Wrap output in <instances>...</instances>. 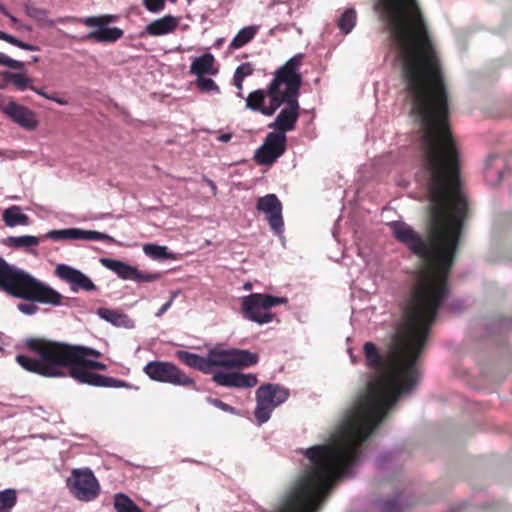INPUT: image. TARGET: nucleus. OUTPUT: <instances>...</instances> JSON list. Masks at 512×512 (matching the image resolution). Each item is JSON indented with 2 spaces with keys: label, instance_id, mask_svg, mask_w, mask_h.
Instances as JSON below:
<instances>
[{
  "label": "nucleus",
  "instance_id": "obj_4",
  "mask_svg": "<svg viewBox=\"0 0 512 512\" xmlns=\"http://www.w3.org/2000/svg\"><path fill=\"white\" fill-rule=\"evenodd\" d=\"M304 55L298 53L287 60L275 72L267 86V95L272 96L273 105L281 106L286 101H298L302 85L300 67Z\"/></svg>",
  "mask_w": 512,
  "mask_h": 512
},
{
  "label": "nucleus",
  "instance_id": "obj_14",
  "mask_svg": "<svg viewBox=\"0 0 512 512\" xmlns=\"http://www.w3.org/2000/svg\"><path fill=\"white\" fill-rule=\"evenodd\" d=\"M257 210L266 215L271 230L280 235L283 232L284 221L282 217V204L275 194L260 197L256 204Z\"/></svg>",
  "mask_w": 512,
  "mask_h": 512
},
{
  "label": "nucleus",
  "instance_id": "obj_11",
  "mask_svg": "<svg viewBox=\"0 0 512 512\" xmlns=\"http://www.w3.org/2000/svg\"><path fill=\"white\" fill-rule=\"evenodd\" d=\"M66 482L72 495L80 501H92L100 494L99 482L90 469H73Z\"/></svg>",
  "mask_w": 512,
  "mask_h": 512
},
{
  "label": "nucleus",
  "instance_id": "obj_13",
  "mask_svg": "<svg viewBox=\"0 0 512 512\" xmlns=\"http://www.w3.org/2000/svg\"><path fill=\"white\" fill-rule=\"evenodd\" d=\"M100 262L104 267L113 271L124 280H133L138 283H145L153 282L160 278V274L142 272L138 270L136 267L128 265L127 263L122 262L120 260L102 258Z\"/></svg>",
  "mask_w": 512,
  "mask_h": 512
},
{
  "label": "nucleus",
  "instance_id": "obj_33",
  "mask_svg": "<svg viewBox=\"0 0 512 512\" xmlns=\"http://www.w3.org/2000/svg\"><path fill=\"white\" fill-rule=\"evenodd\" d=\"M17 503V493L14 489L0 491V512H11Z\"/></svg>",
  "mask_w": 512,
  "mask_h": 512
},
{
  "label": "nucleus",
  "instance_id": "obj_19",
  "mask_svg": "<svg viewBox=\"0 0 512 512\" xmlns=\"http://www.w3.org/2000/svg\"><path fill=\"white\" fill-rule=\"evenodd\" d=\"M213 382L224 387L252 388L257 385L258 379L252 373L222 372L218 371L212 376Z\"/></svg>",
  "mask_w": 512,
  "mask_h": 512
},
{
  "label": "nucleus",
  "instance_id": "obj_1",
  "mask_svg": "<svg viewBox=\"0 0 512 512\" xmlns=\"http://www.w3.org/2000/svg\"><path fill=\"white\" fill-rule=\"evenodd\" d=\"M402 63L411 113L420 125L421 173L429 191L431 230L422 238L404 222H392L395 239L424 264L416 271L410 291V314L423 306L439 310L449 293L448 276L455 260L468 203L460 187V155L449 117V95L436 50L429 35H391Z\"/></svg>",
  "mask_w": 512,
  "mask_h": 512
},
{
  "label": "nucleus",
  "instance_id": "obj_16",
  "mask_svg": "<svg viewBox=\"0 0 512 512\" xmlns=\"http://www.w3.org/2000/svg\"><path fill=\"white\" fill-rule=\"evenodd\" d=\"M2 112L22 128L32 131L38 126L36 114L26 106L9 100L0 106Z\"/></svg>",
  "mask_w": 512,
  "mask_h": 512
},
{
  "label": "nucleus",
  "instance_id": "obj_49",
  "mask_svg": "<svg viewBox=\"0 0 512 512\" xmlns=\"http://www.w3.org/2000/svg\"><path fill=\"white\" fill-rule=\"evenodd\" d=\"M206 182L209 184V186H211V188H212L213 190H215V189H216V185L214 184V182H213V181H211V180H209V179H206Z\"/></svg>",
  "mask_w": 512,
  "mask_h": 512
},
{
  "label": "nucleus",
  "instance_id": "obj_10",
  "mask_svg": "<svg viewBox=\"0 0 512 512\" xmlns=\"http://www.w3.org/2000/svg\"><path fill=\"white\" fill-rule=\"evenodd\" d=\"M206 360L208 373L213 367L245 368L258 363V355L242 349H212L209 350Z\"/></svg>",
  "mask_w": 512,
  "mask_h": 512
},
{
  "label": "nucleus",
  "instance_id": "obj_3",
  "mask_svg": "<svg viewBox=\"0 0 512 512\" xmlns=\"http://www.w3.org/2000/svg\"><path fill=\"white\" fill-rule=\"evenodd\" d=\"M17 363L26 371L43 377H59L64 375V369H69V375L82 384L95 387L128 388L130 385L120 379L98 374L86 367L84 363H56L54 358L31 357L17 355Z\"/></svg>",
  "mask_w": 512,
  "mask_h": 512
},
{
  "label": "nucleus",
  "instance_id": "obj_8",
  "mask_svg": "<svg viewBox=\"0 0 512 512\" xmlns=\"http://www.w3.org/2000/svg\"><path fill=\"white\" fill-rule=\"evenodd\" d=\"M143 372L153 381L197 390L195 380L169 361L154 360L148 362Z\"/></svg>",
  "mask_w": 512,
  "mask_h": 512
},
{
  "label": "nucleus",
  "instance_id": "obj_50",
  "mask_svg": "<svg viewBox=\"0 0 512 512\" xmlns=\"http://www.w3.org/2000/svg\"><path fill=\"white\" fill-rule=\"evenodd\" d=\"M39 60H40V58H39L38 56H32V57H31V61H32L33 63H37V62H39Z\"/></svg>",
  "mask_w": 512,
  "mask_h": 512
},
{
  "label": "nucleus",
  "instance_id": "obj_9",
  "mask_svg": "<svg viewBox=\"0 0 512 512\" xmlns=\"http://www.w3.org/2000/svg\"><path fill=\"white\" fill-rule=\"evenodd\" d=\"M289 397L288 389L279 384H263L256 390V408L254 411L258 425L270 419L273 410Z\"/></svg>",
  "mask_w": 512,
  "mask_h": 512
},
{
  "label": "nucleus",
  "instance_id": "obj_17",
  "mask_svg": "<svg viewBox=\"0 0 512 512\" xmlns=\"http://www.w3.org/2000/svg\"><path fill=\"white\" fill-rule=\"evenodd\" d=\"M284 104L286 106L280 111L274 122L268 125L269 128L283 135L295 129L300 115L299 101H286Z\"/></svg>",
  "mask_w": 512,
  "mask_h": 512
},
{
  "label": "nucleus",
  "instance_id": "obj_6",
  "mask_svg": "<svg viewBox=\"0 0 512 512\" xmlns=\"http://www.w3.org/2000/svg\"><path fill=\"white\" fill-rule=\"evenodd\" d=\"M26 347L38 357L54 358L56 363H84L90 361L88 356L101 357V353L93 348L69 345L62 342L46 340L44 338H29Z\"/></svg>",
  "mask_w": 512,
  "mask_h": 512
},
{
  "label": "nucleus",
  "instance_id": "obj_23",
  "mask_svg": "<svg viewBox=\"0 0 512 512\" xmlns=\"http://www.w3.org/2000/svg\"><path fill=\"white\" fill-rule=\"evenodd\" d=\"M175 356L184 365L196 369L204 374H208V363L206 357H202L198 354L185 350H177L175 352Z\"/></svg>",
  "mask_w": 512,
  "mask_h": 512
},
{
  "label": "nucleus",
  "instance_id": "obj_30",
  "mask_svg": "<svg viewBox=\"0 0 512 512\" xmlns=\"http://www.w3.org/2000/svg\"><path fill=\"white\" fill-rule=\"evenodd\" d=\"M114 509L117 512H143L126 494L114 496Z\"/></svg>",
  "mask_w": 512,
  "mask_h": 512
},
{
  "label": "nucleus",
  "instance_id": "obj_31",
  "mask_svg": "<svg viewBox=\"0 0 512 512\" xmlns=\"http://www.w3.org/2000/svg\"><path fill=\"white\" fill-rule=\"evenodd\" d=\"M40 238L36 236L23 235L12 236L7 239V245L13 248H28L38 246Z\"/></svg>",
  "mask_w": 512,
  "mask_h": 512
},
{
  "label": "nucleus",
  "instance_id": "obj_40",
  "mask_svg": "<svg viewBox=\"0 0 512 512\" xmlns=\"http://www.w3.org/2000/svg\"><path fill=\"white\" fill-rule=\"evenodd\" d=\"M254 72V67L251 63L246 62L242 63L237 67L235 70L234 76L242 79H245L246 77L252 75Z\"/></svg>",
  "mask_w": 512,
  "mask_h": 512
},
{
  "label": "nucleus",
  "instance_id": "obj_7",
  "mask_svg": "<svg viewBox=\"0 0 512 512\" xmlns=\"http://www.w3.org/2000/svg\"><path fill=\"white\" fill-rule=\"evenodd\" d=\"M287 302L286 297L252 293L241 298V313L244 318L263 325L272 322L275 318V314L269 311L272 307L286 304Z\"/></svg>",
  "mask_w": 512,
  "mask_h": 512
},
{
  "label": "nucleus",
  "instance_id": "obj_35",
  "mask_svg": "<svg viewBox=\"0 0 512 512\" xmlns=\"http://www.w3.org/2000/svg\"><path fill=\"white\" fill-rule=\"evenodd\" d=\"M143 251L147 256L153 259H164L167 257V248L157 244H145Z\"/></svg>",
  "mask_w": 512,
  "mask_h": 512
},
{
  "label": "nucleus",
  "instance_id": "obj_46",
  "mask_svg": "<svg viewBox=\"0 0 512 512\" xmlns=\"http://www.w3.org/2000/svg\"><path fill=\"white\" fill-rule=\"evenodd\" d=\"M243 81L244 79L233 76V84L238 89V96L242 97L241 91L243 89Z\"/></svg>",
  "mask_w": 512,
  "mask_h": 512
},
{
  "label": "nucleus",
  "instance_id": "obj_34",
  "mask_svg": "<svg viewBox=\"0 0 512 512\" xmlns=\"http://www.w3.org/2000/svg\"><path fill=\"white\" fill-rule=\"evenodd\" d=\"M0 40L6 41L14 46L24 49V50H28V51H39L40 50V48L38 46L29 44V43H25V42L17 39L16 37H14L8 33H5L3 31H0Z\"/></svg>",
  "mask_w": 512,
  "mask_h": 512
},
{
  "label": "nucleus",
  "instance_id": "obj_2",
  "mask_svg": "<svg viewBox=\"0 0 512 512\" xmlns=\"http://www.w3.org/2000/svg\"><path fill=\"white\" fill-rule=\"evenodd\" d=\"M0 291L32 303H19L17 308L26 315L37 313L34 302L59 306L63 296L48 284L39 281L28 272L9 264L0 257Z\"/></svg>",
  "mask_w": 512,
  "mask_h": 512
},
{
  "label": "nucleus",
  "instance_id": "obj_24",
  "mask_svg": "<svg viewBox=\"0 0 512 512\" xmlns=\"http://www.w3.org/2000/svg\"><path fill=\"white\" fill-rule=\"evenodd\" d=\"M214 62V56L210 53L197 57L190 66V73L197 75V77L204 76L205 74L215 75L217 70L213 67Z\"/></svg>",
  "mask_w": 512,
  "mask_h": 512
},
{
  "label": "nucleus",
  "instance_id": "obj_43",
  "mask_svg": "<svg viewBox=\"0 0 512 512\" xmlns=\"http://www.w3.org/2000/svg\"><path fill=\"white\" fill-rule=\"evenodd\" d=\"M30 89L32 91H34L35 93H37L38 95L44 97V98H47V99H50V100H53L55 101L56 103L60 104V105H65L67 102L65 100H62V99H59V98H55V97H51V96H48L42 88H37V87H34L33 85L30 87Z\"/></svg>",
  "mask_w": 512,
  "mask_h": 512
},
{
  "label": "nucleus",
  "instance_id": "obj_47",
  "mask_svg": "<svg viewBox=\"0 0 512 512\" xmlns=\"http://www.w3.org/2000/svg\"><path fill=\"white\" fill-rule=\"evenodd\" d=\"M232 138V134L224 133L218 136V140L221 142H228Z\"/></svg>",
  "mask_w": 512,
  "mask_h": 512
},
{
  "label": "nucleus",
  "instance_id": "obj_12",
  "mask_svg": "<svg viewBox=\"0 0 512 512\" xmlns=\"http://www.w3.org/2000/svg\"><path fill=\"white\" fill-rule=\"evenodd\" d=\"M286 135L278 132L267 134L264 143L255 153V160L261 165H272L286 151Z\"/></svg>",
  "mask_w": 512,
  "mask_h": 512
},
{
  "label": "nucleus",
  "instance_id": "obj_48",
  "mask_svg": "<svg viewBox=\"0 0 512 512\" xmlns=\"http://www.w3.org/2000/svg\"><path fill=\"white\" fill-rule=\"evenodd\" d=\"M0 11H1L4 15L8 16V17L13 21V22H15V21H16V19H15L13 16H11V15L6 11L5 7H4L1 3H0Z\"/></svg>",
  "mask_w": 512,
  "mask_h": 512
},
{
  "label": "nucleus",
  "instance_id": "obj_51",
  "mask_svg": "<svg viewBox=\"0 0 512 512\" xmlns=\"http://www.w3.org/2000/svg\"><path fill=\"white\" fill-rule=\"evenodd\" d=\"M251 285L250 284H246L245 285V289H250Z\"/></svg>",
  "mask_w": 512,
  "mask_h": 512
},
{
  "label": "nucleus",
  "instance_id": "obj_32",
  "mask_svg": "<svg viewBox=\"0 0 512 512\" xmlns=\"http://www.w3.org/2000/svg\"><path fill=\"white\" fill-rule=\"evenodd\" d=\"M356 11L353 8L346 9L337 21V25L342 33L348 34L356 24Z\"/></svg>",
  "mask_w": 512,
  "mask_h": 512
},
{
  "label": "nucleus",
  "instance_id": "obj_29",
  "mask_svg": "<svg viewBox=\"0 0 512 512\" xmlns=\"http://www.w3.org/2000/svg\"><path fill=\"white\" fill-rule=\"evenodd\" d=\"M3 220L9 227L28 225L29 217L20 211V208L13 206L4 211Z\"/></svg>",
  "mask_w": 512,
  "mask_h": 512
},
{
  "label": "nucleus",
  "instance_id": "obj_44",
  "mask_svg": "<svg viewBox=\"0 0 512 512\" xmlns=\"http://www.w3.org/2000/svg\"><path fill=\"white\" fill-rule=\"evenodd\" d=\"M84 364H86V367H89L93 371L94 370H99V371L107 370V365L102 362H99V361L90 360V361H85Z\"/></svg>",
  "mask_w": 512,
  "mask_h": 512
},
{
  "label": "nucleus",
  "instance_id": "obj_45",
  "mask_svg": "<svg viewBox=\"0 0 512 512\" xmlns=\"http://www.w3.org/2000/svg\"><path fill=\"white\" fill-rule=\"evenodd\" d=\"M174 295L171 296V298L166 302L164 303L161 308L158 310V312L156 313V316L157 317H161L172 305L173 301H174Z\"/></svg>",
  "mask_w": 512,
  "mask_h": 512
},
{
  "label": "nucleus",
  "instance_id": "obj_42",
  "mask_svg": "<svg viewBox=\"0 0 512 512\" xmlns=\"http://www.w3.org/2000/svg\"><path fill=\"white\" fill-rule=\"evenodd\" d=\"M207 401H208L211 405H213V406H215V407H217V408H219V409H221V410H223V411H225V412L235 413V408H234V407H232V406L228 405L227 403H225V402H223V401H221V400H219V399H216V398H210V397H209V398H207Z\"/></svg>",
  "mask_w": 512,
  "mask_h": 512
},
{
  "label": "nucleus",
  "instance_id": "obj_38",
  "mask_svg": "<svg viewBox=\"0 0 512 512\" xmlns=\"http://www.w3.org/2000/svg\"><path fill=\"white\" fill-rule=\"evenodd\" d=\"M143 6L151 13H160L165 9V0H142Z\"/></svg>",
  "mask_w": 512,
  "mask_h": 512
},
{
  "label": "nucleus",
  "instance_id": "obj_18",
  "mask_svg": "<svg viewBox=\"0 0 512 512\" xmlns=\"http://www.w3.org/2000/svg\"><path fill=\"white\" fill-rule=\"evenodd\" d=\"M45 238H49L55 241L58 240H88V241H113V238L107 234L93 231L83 230L80 228H68L61 230H51Z\"/></svg>",
  "mask_w": 512,
  "mask_h": 512
},
{
  "label": "nucleus",
  "instance_id": "obj_26",
  "mask_svg": "<svg viewBox=\"0 0 512 512\" xmlns=\"http://www.w3.org/2000/svg\"><path fill=\"white\" fill-rule=\"evenodd\" d=\"M258 31L259 26L256 25H251L240 29L236 36L230 42L229 49L236 50L245 46L256 36Z\"/></svg>",
  "mask_w": 512,
  "mask_h": 512
},
{
  "label": "nucleus",
  "instance_id": "obj_21",
  "mask_svg": "<svg viewBox=\"0 0 512 512\" xmlns=\"http://www.w3.org/2000/svg\"><path fill=\"white\" fill-rule=\"evenodd\" d=\"M179 24V20L177 17L172 15H165L162 18L153 20L145 27V33L158 37L166 34L173 33Z\"/></svg>",
  "mask_w": 512,
  "mask_h": 512
},
{
  "label": "nucleus",
  "instance_id": "obj_25",
  "mask_svg": "<svg viewBox=\"0 0 512 512\" xmlns=\"http://www.w3.org/2000/svg\"><path fill=\"white\" fill-rule=\"evenodd\" d=\"M99 30L91 31L87 34V39L95 40L101 43H114L122 38L124 32L118 27H99Z\"/></svg>",
  "mask_w": 512,
  "mask_h": 512
},
{
  "label": "nucleus",
  "instance_id": "obj_28",
  "mask_svg": "<svg viewBox=\"0 0 512 512\" xmlns=\"http://www.w3.org/2000/svg\"><path fill=\"white\" fill-rule=\"evenodd\" d=\"M116 20V16L113 15H105L101 17H87L84 19H77L75 17H65V18H59L58 22L65 23V22H81L84 25L88 27H106V25L110 22H113Z\"/></svg>",
  "mask_w": 512,
  "mask_h": 512
},
{
  "label": "nucleus",
  "instance_id": "obj_27",
  "mask_svg": "<svg viewBox=\"0 0 512 512\" xmlns=\"http://www.w3.org/2000/svg\"><path fill=\"white\" fill-rule=\"evenodd\" d=\"M97 315L101 319L118 327H127L128 323L130 322L129 317L126 314L114 309L99 308L97 310Z\"/></svg>",
  "mask_w": 512,
  "mask_h": 512
},
{
  "label": "nucleus",
  "instance_id": "obj_15",
  "mask_svg": "<svg viewBox=\"0 0 512 512\" xmlns=\"http://www.w3.org/2000/svg\"><path fill=\"white\" fill-rule=\"evenodd\" d=\"M55 275L70 285L73 292L94 291L97 289L93 281L78 269L66 264H59L55 268Z\"/></svg>",
  "mask_w": 512,
  "mask_h": 512
},
{
  "label": "nucleus",
  "instance_id": "obj_36",
  "mask_svg": "<svg viewBox=\"0 0 512 512\" xmlns=\"http://www.w3.org/2000/svg\"><path fill=\"white\" fill-rule=\"evenodd\" d=\"M26 12L28 16L36 19L39 22H47V25L52 27L54 26V21L47 20V14L48 12L45 9H41L35 6H27Z\"/></svg>",
  "mask_w": 512,
  "mask_h": 512
},
{
  "label": "nucleus",
  "instance_id": "obj_22",
  "mask_svg": "<svg viewBox=\"0 0 512 512\" xmlns=\"http://www.w3.org/2000/svg\"><path fill=\"white\" fill-rule=\"evenodd\" d=\"M32 83L33 79L25 73L4 71V74L0 75L1 89L7 87L8 84H13L17 90L24 91L30 89Z\"/></svg>",
  "mask_w": 512,
  "mask_h": 512
},
{
  "label": "nucleus",
  "instance_id": "obj_39",
  "mask_svg": "<svg viewBox=\"0 0 512 512\" xmlns=\"http://www.w3.org/2000/svg\"><path fill=\"white\" fill-rule=\"evenodd\" d=\"M0 64L3 66H6L8 68H11V69L21 70L24 68V62L14 60V59L8 57L7 55H5L4 53H0ZM2 74H4V71L0 72V75H2Z\"/></svg>",
  "mask_w": 512,
  "mask_h": 512
},
{
  "label": "nucleus",
  "instance_id": "obj_37",
  "mask_svg": "<svg viewBox=\"0 0 512 512\" xmlns=\"http://www.w3.org/2000/svg\"><path fill=\"white\" fill-rule=\"evenodd\" d=\"M195 84L197 88L202 92H220L218 85L211 78H207L204 76L197 77Z\"/></svg>",
  "mask_w": 512,
  "mask_h": 512
},
{
  "label": "nucleus",
  "instance_id": "obj_41",
  "mask_svg": "<svg viewBox=\"0 0 512 512\" xmlns=\"http://www.w3.org/2000/svg\"><path fill=\"white\" fill-rule=\"evenodd\" d=\"M403 509L399 504V497L396 499L387 500L383 504V512H402Z\"/></svg>",
  "mask_w": 512,
  "mask_h": 512
},
{
  "label": "nucleus",
  "instance_id": "obj_20",
  "mask_svg": "<svg viewBox=\"0 0 512 512\" xmlns=\"http://www.w3.org/2000/svg\"><path fill=\"white\" fill-rule=\"evenodd\" d=\"M246 107L265 116H272L280 108L273 105L272 96L267 95V89H257L249 93L246 98Z\"/></svg>",
  "mask_w": 512,
  "mask_h": 512
},
{
  "label": "nucleus",
  "instance_id": "obj_5",
  "mask_svg": "<svg viewBox=\"0 0 512 512\" xmlns=\"http://www.w3.org/2000/svg\"><path fill=\"white\" fill-rule=\"evenodd\" d=\"M304 55L298 53L287 60L275 72L267 86V95L272 96L273 105L281 106L286 101H298L302 85L300 67Z\"/></svg>",
  "mask_w": 512,
  "mask_h": 512
}]
</instances>
